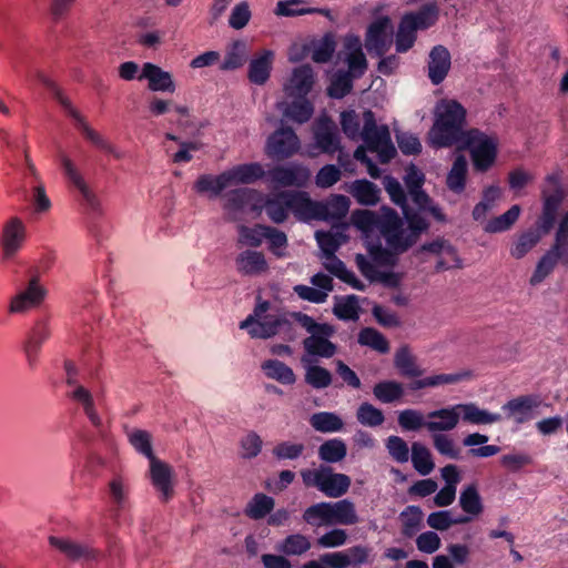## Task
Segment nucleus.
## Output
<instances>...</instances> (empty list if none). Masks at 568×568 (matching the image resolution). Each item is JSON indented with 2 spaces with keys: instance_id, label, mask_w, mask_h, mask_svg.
I'll return each instance as SVG.
<instances>
[{
  "instance_id": "obj_1",
  "label": "nucleus",
  "mask_w": 568,
  "mask_h": 568,
  "mask_svg": "<svg viewBox=\"0 0 568 568\" xmlns=\"http://www.w3.org/2000/svg\"><path fill=\"white\" fill-rule=\"evenodd\" d=\"M352 222L365 233L377 231L387 246L397 253H405L412 247V241L406 240L403 219L389 206H382L376 212L356 210L352 213Z\"/></svg>"
},
{
  "instance_id": "obj_2",
  "label": "nucleus",
  "mask_w": 568,
  "mask_h": 568,
  "mask_svg": "<svg viewBox=\"0 0 568 568\" xmlns=\"http://www.w3.org/2000/svg\"><path fill=\"white\" fill-rule=\"evenodd\" d=\"M466 109L456 100H444L438 104L434 124L428 133L429 143L435 149L463 144L468 130Z\"/></svg>"
},
{
  "instance_id": "obj_3",
  "label": "nucleus",
  "mask_w": 568,
  "mask_h": 568,
  "mask_svg": "<svg viewBox=\"0 0 568 568\" xmlns=\"http://www.w3.org/2000/svg\"><path fill=\"white\" fill-rule=\"evenodd\" d=\"M462 145L469 150L474 169L477 172H487L496 162L498 141L495 136H489L478 129H469Z\"/></svg>"
},
{
  "instance_id": "obj_4",
  "label": "nucleus",
  "mask_w": 568,
  "mask_h": 568,
  "mask_svg": "<svg viewBox=\"0 0 568 568\" xmlns=\"http://www.w3.org/2000/svg\"><path fill=\"white\" fill-rule=\"evenodd\" d=\"M363 119L364 126L361 136L367 149L371 152H376L382 163H388L396 155L388 128L386 125L377 126L375 114L371 110L364 111Z\"/></svg>"
},
{
  "instance_id": "obj_5",
  "label": "nucleus",
  "mask_w": 568,
  "mask_h": 568,
  "mask_svg": "<svg viewBox=\"0 0 568 568\" xmlns=\"http://www.w3.org/2000/svg\"><path fill=\"white\" fill-rule=\"evenodd\" d=\"M313 136L316 148L325 154L339 152L338 162L343 164L339 131L336 123L327 115L320 116L313 123Z\"/></svg>"
},
{
  "instance_id": "obj_6",
  "label": "nucleus",
  "mask_w": 568,
  "mask_h": 568,
  "mask_svg": "<svg viewBox=\"0 0 568 568\" xmlns=\"http://www.w3.org/2000/svg\"><path fill=\"white\" fill-rule=\"evenodd\" d=\"M54 97L67 114L75 121L77 129L85 140L90 141L94 146L102 151L109 153L113 152V146L98 131L88 124L84 116L72 105L70 99L65 97L60 89L55 90Z\"/></svg>"
},
{
  "instance_id": "obj_7",
  "label": "nucleus",
  "mask_w": 568,
  "mask_h": 568,
  "mask_svg": "<svg viewBox=\"0 0 568 568\" xmlns=\"http://www.w3.org/2000/svg\"><path fill=\"white\" fill-rule=\"evenodd\" d=\"M301 142L292 128H280L272 133L266 143V153L275 160H286L298 152Z\"/></svg>"
},
{
  "instance_id": "obj_8",
  "label": "nucleus",
  "mask_w": 568,
  "mask_h": 568,
  "mask_svg": "<svg viewBox=\"0 0 568 568\" xmlns=\"http://www.w3.org/2000/svg\"><path fill=\"white\" fill-rule=\"evenodd\" d=\"M311 171L303 164L276 165L268 170V180L280 187H304L311 180Z\"/></svg>"
},
{
  "instance_id": "obj_9",
  "label": "nucleus",
  "mask_w": 568,
  "mask_h": 568,
  "mask_svg": "<svg viewBox=\"0 0 568 568\" xmlns=\"http://www.w3.org/2000/svg\"><path fill=\"white\" fill-rule=\"evenodd\" d=\"M26 236L27 230L21 219L13 216L3 224L0 235L3 260H10L18 253L26 241Z\"/></svg>"
},
{
  "instance_id": "obj_10",
  "label": "nucleus",
  "mask_w": 568,
  "mask_h": 568,
  "mask_svg": "<svg viewBox=\"0 0 568 568\" xmlns=\"http://www.w3.org/2000/svg\"><path fill=\"white\" fill-rule=\"evenodd\" d=\"M390 21L387 17H383L372 22L366 32L365 47L368 52H374L378 57H383L390 44L388 30Z\"/></svg>"
},
{
  "instance_id": "obj_11",
  "label": "nucleus",
  "mask_w": 568,
  "mask_h": 568,
  "mask_svg": "<svg viewBox=\"0 0 568 568\" xmlns=\"http://www.w3.org/2000/svg\"><path fill=\"white\" fill-rule=\"evenodd\" d=\"M296 217L303 221L320 220L324 214L321 201H313L306 192H288V204Z\"/></svg>"
},
{
  "instance_id": "obj_12",
  "label": "nucleus",
  "mask_w": 568,
  "mask_h": 568,
  "mask_svg": "<svg viewBox=\"0 0 568 568\" xmlns=\"http://www.w3.org/2000/svg\"><path fill=\"white\" fill-rule=\"evenodd\" d=\"M45 295V291L40 285L37 277L29 281L28 286L14 297H12L9 306L10 313H23L39 306Z\"/></svg>"
},
{
  "instance_id": "obj_13",
  "label": "nucleus",
  "mask_w": 568,
  "mask_h": 568,
  "mask_svg": "<svg viewBox=\"0 0 568 568\" xmlns=\"http://www.w3.org/2000/svg\"><path fill=\"white\" fill-rule=\"evenodd\" d=\"M173 469L165 462L154 457L150 460V478L156 490L162 494V501L166 503L174 495L172 485Z\"/></svg>"
},
{
  "instance_id": "obj_14",
  "label": "nucleus",
  "mask_w": 568,
  "mask_h": 568,
  "mask_svg": "<svg viewBox=\"0 0 568 568\" xmlns=\"http://www.w3.org/2000/svg\"><path fill=\"white\" fill-rule=\"evenodd\" d=\"M61 165L68 180L81 193L83 202L92 211H98L100 203L97 195L90 190L79 170L74 166L73 162L67 156H61Z\"/></svg>"
},
{
  "instance_id": "obj_15",
  "label": "nucleus",
  "mask_w": 568,
  "mask_h": 568,
  "mask_svg": "<svg viewBox=\"0 0 568 568\" xmlns=\"http://www.w3.org/2000/svg\"><path fill=\"white\" fill-rule=\"evenodd\" d=\"M314 84L313 69L308 64L301 65L293 70V73L284 90L288 97L305 98Z\"/></svg>"
},
{
  "instance_id": "obj_16",
  "label": "nucleus",
  "mask_w": 568,
  "mask_h": 568,
  "mask_svg": "<svg viewBox=\"0 0 568 568\" xmlns=\"http://www.w3.org/2000/svg\"><path fill=\"white\" fill-rule=\"evenodd\" d=\"M450 53L444 45H436L429 53L428 78L434 85L440 84L450 70Z\"/></svg>"
},
{
  "instance_id": "obj_17",
  "label": "nucleus",
  "mask_w": 568,
  "mask_h": 568,
  "mask_svg": "<svg viewBox=\"0 0 568 568\" xmlns=\"http://www.w3.org/2000/svg\"><path fill=\"white\" fill-rule=\"evenodd\" d=\"M146 79L148 88L151 91L158 92H170L175 91V84L170 72L164 71L159 65L151 62H146L142 67V73L139 80Z\"/></svg>"
},
{
  "instance_id": "obj_18",
  "label": "nucleus",
  "mask_w": 568,
  "mask_h": 568,
  "mask_svg": "<svg viewBox=\"0 0 568 568\" xmlns=\"http://www.w3.org/2000/svg\"><path fill=\"white\" fill-rule=\"evenodd\" d=\"M236 270L242 275L258 276L268 271V263L263 252L246 250L235 258Z\"/></svg>"
},
{
  "instance_id": "obj_19",
  "label": "nucleus",
  "mask_w": 568,
  "mask_h": 568,
  "mask_svg": "<svg viewBox=\"0 0 568 568\" xmlns=\"http://www.w3.org/2000/svg\"><path fill=\"white\" fill-rule=\"evenodd\" d=\"M274 62V52L271 50H262L256 53L250 61L247 78L251 83L263 85L267 82L271 75Z\"/></svg>"
},
{
  "instance_id": "obj_20",
  "label": "nucleus",
  "mask_w": 568,
  "mask_h": 568,
  "mask_svg": "<svg viewBox=\"0 0 568 568\" xmlns=\"http://www.w3.org/2000/svg\"><path fill=\"white\" fill-rule=\"evenodd\" d=\"M345 49L349 52L346 57L348 71L352 77L359 79L367 70V60L362 50V43L358 37L348 36L345 38Z\"/></svg>"
},
{
  "instance_id": "obj_21",
  "label": "nucleus",
  "mask_w": 568,
  "mask_h": 568,
  "mask_svg": "<svg viewBox=\"0 0 568 568\" xmlns=\"http://www.w3.org/2000/svg\"><path fill=\"white\" fill-rule=\"evenodd\" d=\"M420 252H428L436 255H450V261L439 258L436 264V271L440 272L452 267H460V260L457 251L453 247L448 241L444 239H436L429 243H425L420 247Z\"/></svg>"
},
{
  "instance_id": "obj_22",
  "label": "nucleus",
  "mask_w": 568,
  "mask_h": 568,
  "mask_svg": "<svg viewBox=\"0 0 568 568\" xmlns=\"http://www.w3.org/2000/svg\"><path fill=\"white\" fill-rule=\"evenodd\" d=\"M539 405L535 396L521 395L508 400L503 409L508 417H514L516 423L523 424L530 419L531 410Z\"/></svg>"
},
{
  "instance_id": "obj_23",
  "label": "nucleus",
  "mask_w": 568,
  "mask_h": 568,
  "mask_svg": "<svg viewBox=\"0 0 568 568\" xmlns=\"http://www.w3.org/2000/svg\"><path fill=\"white\" fill-rule=\"evenodd\" d=\"M49 542L71 560H79L81 558L93 559L97 556V551L93 548L70 539L51 536Z\"/></svg>"
},
{
  "instance_id": "obj_24",
  "label": "nucleus",
  "mask_w": 568,
  "mask_h": 568,
  "mask_svg": "<svg viewBox=\"0 0 568 568\" xmlns=\"http://www.w3.org/2000/svg\"><path fill=\"white\" fill-rule=\"evenodd\" d=\"M429 422H426L425 427L429 432H448L454 429L459 422V414L457 405L450 408H442L430 412L428 414Z\"/></svg>"
},
{
  "instance_id": "obj_25",
  "label": "nucleus",
  "mask_w": 568,
  "mask_h": 568,
  "mask_svg": "<svg viewBox=\"0 0 568 568\" xmlns=\"http://www.w3.org/2000/svg\"><path fill=\"white\" fill-rule=\"evenodd\" d=\"M394 366L404 377L416 378L424 374V369L418 365L417 357L412 353L408 345H403L396 351Z\"/></svg>"
},
{
  "instance_id": "obj_26",
  "label": "nucleus",
  "mask_w": 568,
  "mask_h": 568,
  "mask_svg": "<svg viewBox=\"0 0 568 568\" xmlns=\"http://www.w3.org/2000/svg\"><path fill=\"white\" fill-rule=\"evenodd\" d=\"M229 178V186L233 184H251L261 180L264 175V169L260 163H247L236 165L225 171Z\"/></svg>"
},
{
  "instance_id": "obj_27",
  "label": "nucleus",
  "mask_w": 568,
  "mask_h": 568,
  "mask_svg": "<svg viewBox=\"0 0 568 568\" xmlns=\"http://www.w3.org/2000/svg\"><path fill=\"white\" fill-rule=\"evenodd\" d=\"M323 486L321 491L331 498H339L345 495L351 487V478L341 473H334L333 469L327 466L325 477L323 478Z\"/></svg>"
},
{
  "instance_id": "obj_28",
  "label": "nucleus",
  "mask_w": 568,
  "mask_h": 568,
  "mask_svg": "<svg viewBox=\"0 0 568 568\" xmlns=\"http://www.w3.org/2000/svg\"><path fill=\"white\" fill-rule=\"evenodd\" d=\"M560 253L561 251L556 250V245L552 244L551 248L540 258V261L537 264V267L530 278V283L532 285L542 282L545 277L552 272L558 262L564 266L568 267V263L565 262Z\"/></svg>"
},
{
  "instance_id": "obj_29",
  "label": "nucleus",
  "mask_w": 568,
  "mask_h": 568,
  "mask_svg": "<svg viewBox=\"0 0 568 568\" xmlns=\"http://www.w3.org/2000/svg\"><path fill=\"white\" fill-rule=\"evenodd\" d=\"M288 204V191H281L266 196V214L273 223H283L291 211Z\"/></svg>"
},
{
  "instance_id": "obj_30",
  "label": "nucleus",
  "mask_w": 568,
  "mask_h": 568,
  "mask_svg": "<svg viewBox=\"0 0 568 568\" xmlns=\"http://www.w3.org/2000/svg\"><path fill=\"white\" fill-rule=\"evenodd\" d=\"M467 173H468L467 160H466L465 155L459 154L455 158L452 169L448 172V175L446 179L447 187L456 194L463 193L465 190V186H466Z\"/></svg>"
},
{
  "instance_id": "obj_31",
  "label": "nucleus",
  "mask_w": 568,
  "mask_h": 568,
  "mask_svg": "<svg viewBox=\"0 0 568 568\" xmlns=\"http://www.w3.org/2000/svg\"><path fill=\"white\" fill-rule=\"evenodd\" d=\"M331 520L332 525L351 526L358 523L355 505L348 499H342L331 503Z\"/></svg>"
},
{
  "instance_id": "obj_32",
  "label": "nucleus",
  "mask_w": 568,
  "mask_h": 568,
  "mask_svg": "<svg viewBox=\"0 0 568 568\" xmlns=\"http://www.w3.org/2000/svg\"><path fill=\"white\" fill-rule=\"evenodd\" d=\"M439 17V8L435 2H429L420 7L416 12H409L403 16L416 27L417 30H425L433 27Z\"/></svg>"
},
{
  "instance_id": "obj_33",
  "label": "nucleus",
  "mask_w": 568,
  "mask_h": 568,
  "mask_svg": "<svg viewBox=\"0 0 568 568\" xmlns=\"http://www.w3.org/2000/svg\"><path fill=\"white\" fill-rule=\"evenodd\" d=\"M70 397L82 406L83 412L92 426L100 429L102 427V419L95 409L92 394L85 387L79 385L71 393Z\"/></svg>"
},
{
  "instance_id": "obj_34",
  "label": "nucleus",
  "mask_w": 568,
  "mask_h": 568,
  "mask_svg": "<svg viewBox=\"0 0 568 568\" xmlns=\"http://www.w3.org/2000/svg\"><path fill=\"white\" fill-rule=\"evenodd\" d=\"M457 409L459 418L466 423L481 425L501 420V416L499 414H491L486 410H481L475 404H458Z\"/></svg>"
},
{
  "instance_id": "obj_35",
  "label": "nucleus",
  "mask_w": 568,
  "mask_h": 568,
  "mask_svg": "<svg viewBox=\"0 0 568 568\" xmlns=\"http://www.w3.org/2000/svg\"><path fill=\"white\" fill-rule=\"evenodd\" d=\"M49 335L50 329L45 322H37L34 324L24 345V351L30 363L36 361L41 344Z\"/></svg>"
},
{
  "instance_id": "obj_36",
  "label": "nucleus",
  "mask_w": 568,
  "mask_h": 568,
  "mask_svg": "<svg viewBox=\"0 0 568 568\" xmlns=\"http://www.w3.org/2000/svg\"><path fill=\"white\" fill-rule=\"evenodd\" d=\"M351 193L362 205H375L379 200V189L368 180L355 181Z\"/></svg>"
},
{
  "instance_id": "obj_37",
  "label": "nucleus",
  "mask_w": 568,
  "mask_h": 568,
  "mask_svg": "<svg viewBox=\"0 0 568 568\" xmlns=\"http://www.w3.org/2000/svg\"><path fill=\"white\" fill-rule=\"evenodd\" d=\"M262 368L267 377L276 379L284 385L295 383L296 377L293 369L283 362L267 359L262 364Z\"/></svg>"
},
{
  "instance_id": "obj_38",
  "label": "nucleus",
  "mask_w": 568,
  "mask_h": 568,
  "mask_svg": "<svg viewBox=\"0 0 568 568\" xmlns=\"http://www.w3.org/2000/svg\"><path fill=\"white\" fill-rule=\"evenodd\" d=\"M256 196L257 191L253 189L232 190L224 195V209L232 212H242L248 206L250 201Z\"/></svg>"
},
{
  "instance_id": "obj_39",
  "label": "nucleus",
  "mask_w": 568,
  "mask_h": 568,
  "mask_svg": "<svg viewBox=\"0 0 568 568\" xmlns=\"http://www.w3.org/2000/svg\"><path fill=\"white\" fill-rule=\"evenodd\" d=\"M324 335L308 336L303 341L304 349L310 355L329 358L336 353V345Z\"/></svg>"
},
{
  "instance_id": "obj_40",
  "label": "nucleus",
  "mask_w": 568,
  "mask_h": 568,
  "mask_svg": "<svg viewBox=\"0 0 568 568\" xmlns=\"http://www.w3.org/2000/svg\"><path fill=\"white\" fill-rule=\"evenodd\" d=\"M324 214L320 216L321 221H333L343 219L349 209V200L345 195H333L328 201L322 202Z\"/></svg>"
},
{
  "instance_id": "obj_41",
  "label": "nucleus",
  "mask_w": 568,
  "mask_h": 568,
  "mask_svg": "<svg viewBox=\"0 0 568 568\" xmlns=\"http://www.w3.org/2000/svg\"><path fill=\"white\" fill-rule=\"evenodd\" d=\"M226 187H229V178L225 171L216 176L210 174H202L197 178L194 184V189L196 192H212L214 195H219Z\"/></svg>"
},
{
  "instance_id": "obj_42",
  "label": "nucleus",
  "mask_w": 568,
  "mask_h": 568,
  "mask_svg": "<svg viewBox=\"0 0 568 568\" xmlns=\"http://www.w3.org/2000/svg\"><path fill=\"white\" fill-rule=\"evenodd\" d=\"M324 267L333 275L338 277L341 281L351 285L353 288L363 291L364 284L355 276V274L347 270L343 261L337 256L331 257L324 264Z\"/></svg>"
},
{
  "instance_id": "obj_43",
  "label": "nucleus",
  "mask_w": 568,
  "mask_h": 568,
  "mask_svg": "<svg viewBox=\"0 0 568 568\" xmlns=\"http://www.w3.org/2000/svg\"><path fill=\"white\" fill-rule=\"evenodd\" d=\"M274 499L263 493H257L247 504L244 513L254 520H258L268 515L274 508Z\"/></svg>"
},
{
  "instance_id": "obj_44",
  "label": "nucleus",
  "mask_w": 568,
  "mask_h": 568,
  "mask_svg": "<svg viewBox=\"0 0 568 568\" xmlns=\"http://www.w3.org/2000/svg\"><path fill=\"white\" fill-rule=\"evenodd\" d=\"M373 394L382 403H394L403 397L404 387L399 382L384 381L375 384Z\"/></svg>"
},
{
  "instance_id": "obj_45",
  "label": "nucleus",
  "mask_w": 568,
  "mask_h": 568,
  "mask_svg": "<svg viewBox=\"0 0 568 568\" xmlns=\"http://www.w3.org/2000/svg\"><path fill=\"white\" fill-rule=\"evenodd\" d=\"M546 181L552 185V191L549 192L547 189L542 190V207L558 212V209L565 199V192L560 185V179L556 174H550L546 178Z\"/></svg>"
},
{
  "instance_id": "obj_46",
  "label": "nucleus",
  "mask_w": 568,
  "mask_h": 568,
  "mask_svg": "<svg viewBox=\"0 0 568 568\" xmlns=\"http://www.w3.org/2000/svg\"><path fill=\"white\" fill-rule=\"evenodd\" d=\"M404 216L408 223L409 232H406V240L412 241V246L417 242L420 234L426 232L429 227L428 222L420 215L407 206L403 210Z\"/></svg>"
},
{
  "instance_id": "obj_47",
  "label": "nucleus",
  "mask_w": 568,
  "mask_h": 568,
  "mask_svg": "<svg viewBox=\"0 0 568 568\" xmlns=\"http://www.w3.org/2000/svg\"><path fill=\"white\" fill-rule=\"evenodd\" d=\"M303 520L311 526L320 527L332 525L331 503H318L310 506L303 513Z\"/></svg>"
},
{
  "instance_id": "obj_48",
  "label": "nucleus",
  "mask_w": 568,
  "mask_h": 568,
  "mask_svg": "<svg viewBox=\"0 0 568 568\" xmlns=\"http://www.w3.org/2000/svg\"><path fill=\"white\" fill-rule=\"evenodd\" d=\"M412 462L414 468L423 476L430 474L435 467L429 449L420 443L412 445Z\"/></svg>"
},
{
  "instance_id": "obj_49",
  "label": "nucleus",
  "mask_w": 568,
  "mask_h": 568,
  "mask_svg": "<svg viewBox=\"0 0 568 568\" xmlns=\"http://www.w3.org/2000/svg\"><path fill=\"white\" fill-rule=\"evenodd\" d=\"M469 373H458V374H438L434 376H428L422 379H416L410 383L409 387L413 390L423 389L426 387H435L443 384H454L466 377H469Z\"/></svg>"
},
{
  "instance_id": "obj_50",
  "label": "nucleus",
  "mask_w": 568,
  "mask_h": 568,
  "mask_svg": "<svg viewBox=\"0 0 568 568\" xmlns=\"http://www.w3.org/2000/svg\"><path fill=\"white\" fill-rule=\"evenodd\" d=\"M358 343L364 346H369L382 354L389 351V343L387 338L381 332L372 327L361 329L358 334Z\"/></svg>"
},
{
  "instance_id": "obj_51",
  "label": "nucleus",
  "mask_w": 568,
  "mask_h": 568,
  "mask_svg": "<svg viewBox=\"0 0 568 568\" xmlns=\"http://www.w3.org/2000/svg\"><path fill=\"white\" fill-rule=\"evenodd\" d=\"M283 321L276 316H264L263 321H257L250 327L248 334L254 338H270L277 334Z\"/></svg>"
},
{
  "instance_id": "obj_52",
  "label": "nucleus",
  "mask_w": 568,
  "mask_h": 568,
  "mask_svg": "<svg viewBox=\"0 0 568 568\" xmlns=\"http://www.w3.org/2000/svg\"><path fill=\"white\" fill-rule=\"evenodd\" d=\"M346 454V445L339 439L326 440L318 448L320 458L326 463H338L345 458Z\"/></svg>"
},
{
  "instance_id": "obj_53",
  "label": "nucleus",
  "mask_w": 568,
  "mask_h": 568,
  "mask_svg": "<svg viewBox=\"0 0 568 568\" xmlns=\"http://www.w3.org/2000/svg\"><path fill=\"white\" fill-rule=\"evenodd\" d=\"M246 61V48L243 41L236 40L226 52L224 61L220 64L222 71L236 70Z\"/></svg>"
},
{
  "instance_id": "obj_54",
  "label": "nucleus",
  "mask_w": 568,
  "mask_h": 568,
  "mask_svg": "<svg viewBox=\"0 0 568 568\" xmlns=\"http://www.w3.org/2000/svg\"><path fill=\"white\" fill-rule=\"evenodd\" d=\"M416 27L408 19L402 18L396 33L397 52L408 51L416 41Z\"/></svg>"
},
{
  "instance_id": "obj_55",
  "label": "nucleus",
  "mask_w": 568,
  "mask_h": 568,
  "mask_svg": "<svg viewBox=\"0 0 568 568\" xmlns=\"http://www.w3.org/2000/svg\"><path fill=\"white\" fill-rule=\"evenodd\" d=\"M520 214V206L515 204L504 214L488 221L485 231L488 233H498L510 229V226L518 220Z\"/></svg>"
},
{
  "instance_id": "obj_56",
  "label": "nucleus",
  "mask_w": 568,
  "mask_h": 568,
  "mask_svg": "<svg viewBox=\"0 0 568 568\" xmlns=\"http://www.w3.org/2000/svg\"><path fill=\"white\" fill-rule=\"evenodd\" d=\"M310 423L312 427L322 433L337 432L343 428L342 419L337 415L327 412L314 414Z\"/></svg>"
},
{
  "instance_id": "obj_57",
  "label": "nucleus",
  "mask_w": 568,
  "mask_h": 568,
  "mask_svg": "<svg viewBox=\"0 0 568 568\" xmlns=\"http://www.w3.org/2000/svg\"><path fill=\"white\" fill-rule=\"evenodd\" d=\"M308 538L301 534L288 535L280 546V551L287 556H300L311 549Z\"/></svg>"
},
{
  "instance_id": "obj_58",
  "label": "nucleus",
  "mask_w": 568,
  "mask_h": 568,
  "mask_svg": "<svg viewBox=\"0 0 568 568\" xmlns=\"http://www.w3.org/2000/svg\"><path fill=\"white\" fill-rule=\"evenodd\" d=\"M541 239V234L538 229H530L523 233L514 247L511 248V256L516 258L524 257L530 250H532Z\"/></svg>"
},
{
  "instance_id": "obj_59",
  "label": "nucleus",
  "mask_w": 568,
  "mask_h": 568,
  "mask_svg": "<svg viewBox=\"0 0 568 568\" xmlns=\"http://www.w3.org/2000/svg\"><path fill=\"white\" fill-rule=\"evenodd\" d=\"M459 505L469 515L478 516L483 513L481 499L475 485H470L462 491Z\"/></svg>"
},
{
  "instance_id": "obj_60",
  "label": "nucleus",
  "mask_w": 568,
  "mask_h": 568,
  "mask_svg": "<svg viewBox=\"0 0 568 568\" xmlns=\"http://www.w3.org/2000/svg\"><path fill=\"white\" fill-rule=\"evenodd\" d=\"M165 139L178 142L180 145V150L172 156L173 163L190 162L193 159L191 151H199L203 145L200 141H180L173 133H165Z\"/></svg>"
},
{
  "instance_id": "obj_61",
  "label": "nucleus",
  "mask_w": 568,
  "mask_h": 568,
  "mask_svg": "<svg viewBox=\"0 0 568 568\" xmlns=\"http://www.w3.org/2000/svg\"><path fill=\"white\" fill-rule=\"evenodd\" d=\"M409 195L414 204H416L420 211L428 212L435 220L439 222L445 221V214L437 205L433 204V200L425 191H423V189L409 192Z\"/></svg>"
},
{
  "instance_id": "obj_62",
  "label": "nucleus",
  "mask_w": 568,
  "mask_h": 568,
  "mask_svg": "<svg viewBox=\"0 0 568 568\" xmlns=\"http://www.w3.org/2000/svg\"><path fill=\"white\" fill-rule=\"evenodd\" d=\"M313 47L312 60L316 63H326L332 59L336 43L334 37L327 33Z\"/></svg>"
},
{
  "instance_id": "obj_63",
  "label": "nucleus",
  "mask_w": 568,
  "mask_h": 568,
  "mask_svg": "<svg viewBox=\"0 0 568 568\" xmlns=\"http://www.w3.org/2000/svg\"><path fill=\"white\" fill-rule=\"evenodd\" d=\"M400 518L403 520V529L402 532L406 537H413L416 531L419 529L423 513L417 506H408L402 514Z\"/></svg>"
},
{
  "instance_id": "obj_64",
  "label": "nucleus",
  "mask_w": 568,
  "mask_h": 568,
  "mask_svg": "<svg viewBox=\"0 0 568 568\" xmlns=\"http://www.w3.org/2000/svg\"><path fill=\"white\" fill-rule=\"evenodd\" d=\"M383 412L369 403H363L357 409V420L362 425L376 427L384 423Z\"/></svg>"
}]
</instances>
